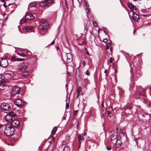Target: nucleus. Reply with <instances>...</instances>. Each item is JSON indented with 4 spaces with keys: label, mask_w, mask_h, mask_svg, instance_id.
Listing matches in <instances>:
<instances>
[{
    "label": "nucleus",
    "mask_w": 151,
    "mask_h": 151,
    "mask_svg": "<svg viewBox=\"0 0 151 151\" xmlns=\"http://www.w3.org/2000/svg\"><path fill=\"white\" fill-rule=\"evenodd\" d=\"M14 7H17V6L16 4H15V5L14 6Z\"/></svg>",
    "instance_id": "obj_63"
},
{
    "label": "nucleus",
    "mask_w": 151,
    "mask_h": 151,
    "mask_svg": "<svg viewBox=\"0 0 151 151\" xmlns=\"http://www.w3.org/2000/svg\"><path fill=\"white\" fill-rule=\"evenodd\" d=\"M10 60L11 61H17V58H15V56L12 57L11 58Z\"/></svg>",
    "instance_id": "obj_27"
},
{
    "label": "nucleus",
    "mask_w": 151,
    "mask_h": 151,
    "mask_svg": "<svg viewBox=\"0 0 151 151\" xmlns=\"http://www.w3.org/2000/svg\"><path fill=\"white\" fill-rule=\"evenodd\" d=\"M102 107H101V109L102 108V107L104 106V101H103L101 104Z\"/></svg>",
    "instance_id": "obj_44"
},
{
    "label": "nucleus",
    "mask_w": 151,
    "mask_h": 151,
    "mask_svg": "<svg viewBox=\"0 0 151 151\" xmlns=\"http://www.w3.org/2000/svg\"><path fill=\"white\" fill-rule=\"evenodd\" d=\"M67 77H70V76L71 75L70 73L69 72H68L67 73Z\"/></svg>",
    "instance_id": "obj_41"
},
{
    "label": "nucleus",
    "mask_w": 151,
    "mask_h": 151,
    "mask_svg": "<svg viewBox=\"0 0 151 151\" xmlns=\"http://www.w3.org/2000/svg\"><path fill=\"white\" fill-rule=\"evenodd\" d=\"M18 55L21 56L23 57H25L26 56V55L23 53H19L18 54Z\"/></svg>",
    "instance_id": "obj_29"
},
{
    "label": "nucleus",
    "mask_w": 151,
    "mask_h": 151,
    "mask_svg": "<svg viewBox=\"0 0 151 151\" xmlns=\"http://www.w3.org/2000/svg\"><path fill=\"white\" fill-rule=\"evenodd\" d=\"M81 87H78L77 89V93H80L81 91Z\"/></svg>",
    "instance_id": "obj_28"
},
{
    "label": "nucleus",
    "mask_w": 151,
    "mask_h": 151,
    "mask_svg": "<svg viewBox=\"0 0 151 151\" xmlns=\"http://www.w3.org/2000/svg\"><path fill=\"white\" fill-rule=\"evenodd\" d=\"M11 123L13 126L16 127H18L19 126L20 124L19 121L17 119H14L12 120Z\"/></svg>",
    "instance_id": "obj_10"
},
{
    "label": "nucleus",
    "mask_w": 151,
    "mask_h": 151,
    "mask_svg": "<svg viewBox=\"0 0 151 151\" xmlns=\"http://www.w3.org/2000/svg\"><path fill=\"white\" fill-rule=\"evenodd\" d=\"M132 108V107L131 106L129 107V105L127 104L124 107V109L125 110H127L128 109L129 110H131Z\"/></svg>",
    "instance_id": "obj_22"
},
{
    "label": "nucleus",
    "mask_w": 151,
    "mask_h": 151,
    "mask_svg": "<svg viewBox=\"0 0 151 151\" xmlns=\"http://www.w3.org/2000/svg\"><path fill=\"white\" fill-rule=\"evenodd\" d=\"M85 9L86 10V12L88 14L89 12V9L88 8V7L87 6H86V7L85 8Z\"/></svg>",
    "instance_id": "obj_31"
},
{
    "label": "nucleus",
    "mask_w": 151,
    "mask_h": 151,
    "mask_svg": "<svg viewBox=\"0 0 151 151\" xmlns=\"http://www.w3.org/2000/svg\"><path fill=\"white\" fill-rule=\"evenodd\" d=\"M140 99L144 103H146V97L144 95L140 97Z\"/></svg>",
    "instance_id": "obj_18"
},
{
    "label": "nucleus",
    "mask_w": 151,
    "mask_h": 151,
    "mask_svg": "<svg viewBox=\"0 0 151 151\" xmlns=\"http://www.w3.org/2000/svg\"><path fill=\"white\" fill-rule=\"evenodd\" d=\"M109 49V46H107L106 47V50H108Z\"/></svg>",
    "instance_id": "obj_47"
},
{
    "label": "nucleus",
    "mask_w": 151,
    "mask_h": 151,
    "mask_svg": "<svg viewBox=\"0 0 151 151\" xmlns=\"http://www.w3.org/2000/svg\"><path fill=\"white\" fill-rule=\"evenodd\" d=\"M65 4L66 5V6H67V7L68 8V4H67V1H66V0H65Z\"/></svg>",
    "instance_id": "obj_45"
},
{
    "label": "nucleus",
    "mask_w": 151,
    "mask_h": 151,
    "mask_svg": "<svg viewBox=\"0 0 151 151\" xmlns=\"http://www.w3.org/2000/svg\"><path fill=\"white\" fill-rule=\"evenodd\" d=\"M135 32V31L134 30L133 32V34H134Z\"/></svg>",
    "instance_id": "obj_64"
},
{
    "label": "nucleus",
    "mask_w": 151,
    "mask_h": 151,
    "mask_svg": "<svg viewBox=\"0 0 151 151\" xmlns=\"http://www.w3.org/2000/svg\"><path fill=\"white\" fill-rule=\"evenodd\" d=\"M132 17L136 21H137L139 19V16L136 13H134L133 14Z\"/></svg>",
    "instance_id": "obj_13"
},
{
    "label": "nucleus",
    "mask_w": 151,
    "mask_h": 151,
    "mask_svg": "<svg viewBox=\"0 0 151 151\" xmlns=\"http://www.w3.org/2000/svg\"><path fill=\"white\" fill-rule=\"evenodd\" d=\"M54 42H55V40H53L52 42L50 43V44L49 45H52L54 43Z\"/></svg>",
    "instance_id": "obj_43"
},
{
    "label": "nucleus",
    "mask_w": 151,
    "mask_h": 151,
    "mask_svg": "<svg viewBox=\"0 0 151 151\" xmlns=\"http://www.w3.org/2000/svg\"><path fill=\"white\" fill-rule=\"evenodd\" d=\"M29 74V72L27 71H24L22 73V76L25 77Z\"/></svg>",
    "instance_id": "obj_19"
},
{
    "label": "nucleus",
    "mask_w": 151,
    "mask_h": 151,
    "mask_svg": "<svg viewBox=\"0 0 151 151\" xmlns=\"http://www.w3.org/2000/svg\"><path fill=\"white\" fill-rule=\"evenodd\" d=\"M69 105L67 103H66V109H68V108H69Z\"/></svg>",
    "instance_id": "obj_42"
},
{
    "label": "nucleus",
    "mask_w": 151,
    "mask_h": 151,
    "mask_svg": "<svg viewBox=\"0 0 151 151\" xmlns=\"http://www.w3.org/2000/svg\"><path fill=\"white\" fill-rule=\"evenodd\" d=\"M79 121H78L77 122V123H76V126H77L76 128H77V129H78V128L79 127Z\"/></svg>",
    "instance_id": "obj_37"
},
{
    "label": "nucleus",
    "mask_w": 151,
    "mask_h": 151,
    "mask_svg": "<svg viewBox=\"0 0 151 151\" xmlns=\"http://www.w3.org/2000/svg\"><path fill=\"white\" fill-rule=\"evenodd\" d=\"M40 23L41 24H45L46 23H47V21L46 20L42 19L41 20Z\"/></svg>",
    "instance_id": "obj_23"
},
{
    "label": "nucleus",
    "mask_w": 151,
    "mask_h": 151,
    "mask_svg": "<svg viewBox=\"0 0 151 151\" xmlns=\"http://www.w3.org/2000/svg\"><path fill=\"white\" fill-rule=\"evenodd\" d=\"M106 149L108 150L109 151L111 149V147H106Z\"/></svg>",
    "instance_id": "obj_36"
},
{
    "label": "nucleus",
    "mask_w": 151,
    "mask_h": 151,
    "mask_svg": "<svg viewBox=\"0 0 151 151\" xmlns=\"http://www.w3.org/2000/svg\"><path fill=\"white\" fill-rule=\"evenodd\" d=\"M5 1V0H1V1L2 2H4Z\"/></svg>",
    "instance_id": "obj_59"
},
{
    "label": "nucleus",
    "mask_w": 151,
    "mask_h": 151,
    "mask_svg": "<svg viewBox=\"0 0 151 151\" xmlns=\"http://www.w3.org/2000/svg\"><path fill=\"white\" fill-rule=\"evenodd\" d=\"M116 130L118 133H122L123 132V128L122 127H117Z\"/></svg>",
    "instance_id": "obj_17"
},
{
    "label": "nucleus",
    "mask_w": 151,
    "mask_h": 151,
    "mask_svg": "<svg viewBox=\"0 0 151 151\" xmlns=\"http://www.w3.org/2000/svg\"><path fill=\"white\" fill-rule=\"evenodd\" d=\"M1 109L3 110L9 111L10 110V106L7 103H3L1 106Z\"/></svg>",
    "instance_id": "obj_6"
},
{
    "label": "nucleus",
    "mask_w": 151,
    "mask_h": 151,
    "mask_svg": "<svg viewBox=\"0 0 151 151\" xmlns=\"http://www.w3.org/2000/svg\"><path fill=\"white\" fill-rule=\"evenodd\" d=\"M127 5L129 8L134 12H136V7L130 3L127 4Z\"/></svg>",
    "instance_id": "obj_11"
},
{
    "label": "nucleus",
    "mask_w": 151,
    "mask_h": 151,
    "mask_svg": "<svg viewBox=\"0 0 151 151\" xmlns=\"http://www.w3.org/2000/svg\"><path fill=\"white\" fill-rule=\"evenodd\" d=\"M88 64L89 65V68L91 67L92 65V62L91 59L90 58L88 59Z\"/></svg>",
    "instance_id": "obj_20"
},
{
    "label": "nucleus",
    "mask_w": 151,
    "mask_h": 151,
    "mask_svg": "<svg viewBox=\"0 0 151 151\" xmlns=\"http://www.w3.org/2000/svg\"><path fill=\"white\" fill-rule=\"evenodd\" d=\"M133 77L132 78L131 77V80H133Z\"/></svg>",
    "instance_id": "obj_60"
},
{
    "label": "nucleus",
    "mask_w": 151,
    "mask_h": 151,
    "mask_svg": "<svg viewBox=\"0 0 151 151\" xmlns=\"http://www.w3.org/2000/svg\"><path fill=\"white\" fill-rule=\"evenodd\" d=\"M73 4V0H72Z\"/></svg>",
    "instance_id": "obj_62"
},
{
    "label": "nucleus",
    "mask_w": 151,
    "mask_h": 151,
    "mask_svg": "<svg viewBox=\"0 0 151 151\" xmlns=\"http://www.w3.org/2000/svg\"><path fill=\"white\" fill-rule=\"evenodd\" d=\"M80 93H77V97H78Z\"/></svg>",
    "instance_id": "obj_50"
},
{
    "label": "nucleus",
    "mask_w": 151,
    "mask_h": 151,
    "mask_svg": "<svg viewBox=\"0 0 151 151\" xmlns=\"http://www.w3.org/2000/svg\"><path fill=\"white\" fill-rule=\"evenodd\" d=\"M17 61H22L24 60V59L22 58H17Z\"/></svg>",
    "instance_id": "obj_33"
},
{
    "label": "nucleus",
    "mask_w": 151,
    "mask_h": 151,
    "mask_svg": "<svg viewBox=\"0 0 151 151\" xmlns=\"http://www.w3.org/2000/svg\"><path fill=\"white\" fill-rule=\"evenodd\" d=\"M108 116L110 117H111L112 115V114L110 111H109L108 112Z\"/></svg>",
    "instance_id": "obj_32"
},
{
    "label": "nucleus",
    "mask_w": 151,
    "mask_h": 151,
    "mask_svg": "<svg viewBox=\"0 0 151 151\" xmlns=\"http://www.w3.org/2000/svg\"><path fill=\"white\" fill-rule=\"evenodd\" d=\"M114 72H115V74H116L117 72V71L116 69V68L115 69V70H114Z\"/></svg>",
    "instance_id": "obj_46"
},
{
    "label": "nucleus",
    "mask_w": 151,
    "mask_h": 151,
    "mask_svg": "<svg viewBox=\"0 0 151 151\" xmlns=\"http://www.w3.org/2000/svg\"><path fill=\"white\" fill-rule=\"evenodd\" d=\"M93 24V26L95 27H97V23L96 21H92Z\"/></svg>",
    "instance_id": "obj_26"
},
{
    "label": "nucleus",
    "mask_w": 151,
    "mask_h": 151,
    "mask_svg": "<svg viewBox=\"0 0 151 151\" xmlns=\"http://www.w3.org/2000/svg\"><path fill=\"white\" fill-rule=\"evenodd\" d=\"M86 74L88 76H89L90 75V73L88 72V70H87L86 72Z\"/></svg>",
    "instance_id": "obj_35"
},
{
    "label": "nucleus",
    "mask_w": 151,
    "mask_h": 151,
    "mask_svg": "<svg viewBox=\"0 0 151 151\" xmlns=\"http://www.w3.org/2000/svg\"><path fill=\"white\" fill-rule=\"evenodd\" d=\"M114 80L115 81V83H116L117 82V79L116 78V75H114Z\"/></svg>",
    "instance_id": "obj_40"
},
{
    "label": "nucleus",
    "mask_w": 151,
    "mask_h": 151,
    "mask_svg": "<svg viewBox=\"0 0 151 151\" xmlns=\"http://www.w3.org/2000/svg\"><path fill=\"white\" fill-rule=\"evenodd\" d=\"M14 128L10 125H6L5 126L4 132L6 135H12L14 132Z\"/></svg>",
    "instance_id": "obj_1"
},
{
    "label": "nucleus",
    "mask_w": 151,
    "mask_h": 151,
    "mask_svg": "<svg viewBox=\"0 0 151 151\" xmlns=\"http://www.w3.org/2000/svg\"><path fill=\"white\" fill-rule=\"evenodd\" d=\"M57 128L56 127H54L52 131V132H51L52 134H55V133L56 132L57 130Z\"/></svg>",
    "instance_id": "obj_24"
},
{
    "label": "nucleus",
    "mask_w": 151,
    "mask_h": 151,
    "mask_svg": "<svg viewBox=\"0 0 151 151\" xmlns=\"http://www.w3.org/2000/svg\"><path fill=\"white\" fill-rule=\"evenodd\" d=\"M112 47H111V48H110V51L111 52V51H112Z\"/></svg>",
    "instance_id": "obj_55"
},
{
    "label": "nucleus",
    "mask_w": 151,
    "mask_h": 151,
    "mask_svg": "<svg viewBox=\"0 0 151 151\" xmlns=\"http://www.w3.org/2000/svg\"><path fill=\"white\" fill-rule=\"evenodd\" d=\"M87 54H88V55H89V53H88V52H87Z\"/></svg>",
    "instance_id": "obj_61"
},
{
    "label": "nucleus",
    "mask_w": 151,
    "mask_h": 151,
    "mask_svg": "<svg viewBox=\"0 0 151 151\" xmlns=\"http://www.w3.org/2000/svg\"><path fill=\"white\" fill-rule=\"evenodd\" d=\"M57 50H58L59 49V47H57L56 48Z\"/></svg>",
    "instance_id": "obj_58"
},
{
    "label": "nucleus",
    "mask_w": 151,
    "mask_h": 151,
    "mask_svg": "<svg viewBox=\"0 0 151 151\" xmlns=\"http://www.w3.org/2000/svg\"><path fill=\"white\" fill-rule=\"evenodd\" d=\"M78 142L79 143H81V135L80 134L78 136Z\"/></svg>",
    "instance_id": "obj_25"
},
{
    "label": "nucleus",
    "mask_w": 151,
    "mask_h": 151,
    "mask_svg": "<svg viewBox=\"0 0 151 151\" xmlns=\"http://www.w3.org/2000/svg\"><path fill=\"white\" fill-rule=\"evenodd\" d=\"M32 28V26H27L24 27V29L26 32H28L31 31Z\"/></svg>",
    "instance_id": "obj_16"
},
{
    "label": "nucleus",
    "mask_w": 151,
    "mask_h": 151,
    "mask_svg": "<svg viewBox=\"0 0 151 151\" xmlns=\"http://www.w3.org/2000/svg\"><path fill=\"white\" fill-rule=\"evenodd\" d=\"M2 78V76L1 75H0V78H1V80Z\"/></svg>",
    "instance_id": "obj_53"
},
{
    "label": "nucleus",
    "mask_w": 151,
    "mask_h": 151,
    "mask_svg": "<svg viewBox=\"0 0 151 151\" xmlns=\"http://www.w3.org/2000/svg\"><path fill=\"white\" fill-rule=\"evenodd\" d=\"M16 114H15L12 111H11L9 113L5 116V118L6 120L8 122L10 123L12 122L13 119V117L16 116Z\"/></svg>",
    "instance_id": "obj_2"
},
{
    "label": "nucleus",
    "mask_w": 151,
    "mask_h": 151,
    "mask_svg": "<svg viewBox=\"0 0 151 151\" xmlns=\"http://www.w3.org/2000/svg\"><path fill=\"white\" fill-rule=\"evenodd\" d=\"M143 17H146V15H145V14H143Z\"/></svg>",
    "instance_id": "obj_57"
},
{
    "label": "nucleus",
    "mask_w": 151,
    "mask_h": 151,
    "mask_svg": "<svg viewBox=\"0 0 151 151\" xmlns=\"http://www.w3.org/2000/svg\"><path fill=\"white\" fill-rule=\"evenodd\" d=\"M20 88L17 86H15L13 88L11 95L14 97L17 94L19 93Z\"/></svg>",
    "instance_id": "obj_5"
},
{
    "label": "nucleus",
    "mask_w": 151,
    "mask_h": 151,
    "mask_svg": "<svg viewBox=\"0 0 151 151\" xmlns=\"http://www.w3.org/2000/svg\"><path fill=\"white\" fill-rule=\"evenodd\" d=\"M14 103L15 104L19 107L22 106L23 105V103L19 99H17L15 100Z\"/></svg>",
    "instance_id": "obj_9"
},
{
    "label": "nucleus",
    "mask_w": 151,
    "mask_h": 151,
    "mask_svg": "<svg viewBox=\"0 0 151 151\" xmlns=\"http://www.w3.org/2000/svg\"><path fill=\"white\" fill-rule=\"evenodd\" d=\"M19 68V70L22 71H24L25 70L27 67L28 63L27 62H25L22 63Z\"/></svg>",
    "instance_id": "obj_8"
},
{
    "label": "nucleus",
    "mask_w": 151,
    "mask_h": 151,
    "mask_svg": "<svg viewBox=\"0 0 151 151\" xmlns=\"http://www.w3.org/2000/svg\"><path fill=\"white\" fill-rule=\"evenodd\" d=\"M77 111H75L74 112V113H73V114H74V115H75V114H76V112Z\"/></svg>",
    "instance_id": "obj_51"
},
{
    "label": "nucleus",
    "mask_w": 151,
    "mask_h": 151,
    "mask_svg": "<svg viewBox=\"0 0 151 151\" xmlns=\"http://www.w3.org/2000/svg\"><path fill=\"white\" fill-rule=\"evenodd\" d=\"M51 139H52V141H53L55 139L54 137H51Z\"/></svg>",
    "instance_id": "obj_48"
},
{
    "label": "nucleus",
    "mask_w": 151,
    "mask_h": 151,
    "mask_svg": "<svg viewBox=\"0 0 151 151\" xmlns=\"http://www.w3.org/2000/svg\"><path fill=\"white\" fill-rule=\"evenodd\" d=\"M122 143V142L120 140L117 139H116V142L115 143V145H116L117 147L119 148L120 147Z\"/></svg>",
    "instance_id": "obj_12"
},
{
    "label": "nucleus",
    "mask_w": 151,
    "mask_h": 151,
    "mask_svg": "<svg viewBox=\"0 0 151 151\" xmlns=\"http://www.w3.org/2000/svg\"><path fill=\"white\" fill-rule=\"evenodd\" d=\"M82 64L83 65L85 66L86 65L87 63L84 60H83V61Z\"/></svg>",
    "instance_id": "obj_34"
},
{
    "label": "nucleus",
    "mask_w": 151,
    "mask_h": 151,
    "mask_svg": "<svg viewBox=\"0 0 151 151\" xmlns=\"http://www.w3.org/2000/svg\"><path fill=\"white\" fill-rule=\"evenodd\" d=\"M53 0H45L40 2L39 5L42 7L45 6H49L50 5L53 3Z\"/></svg>",
    "instance_id": "obj_3"
},
{
    "label": "nucleus",
    "mask_w": 151,
    "mask_h": 151,
    "mask_svg": "<svg viewBox=\"0 0 151 151\" xmlns=\"http://www.w3.org/2000/svg\"><path fill=\"white\" fill-rule=\"evenodd\" d=\"M67 55H68L67 56V62L69 63L72 61L71 56L70 54H67Z\"/></svg>",
    "instance_id": "obj_15"
},
{
    "label": "nucleus",
    "mask_w": 151,
    "mask_h": 151,
    "mask_svg": "<svg viewBox=\"0 0 151 151\" xmlns=\"http://www.w3.org/2000/svg\"><path fill=\"white\" fill-rule=\"evenodd\" d=\"M8 1H9L10 3L8 4V6H9L11 4H14L15 0H7Z\"/></svg>",
    "instance_id": "obj_21"
},
{
    "label": "nucleus",
    "mask_w": 151,
    "mask_h": 151,
    "mask_svg": "<svg viewBox=\"0 0 151 151\" xmlns=\"http://www.w3.org/2000/svg\"><path fill=\"white\" fill-rule=\"evenodd\" d=\"M8 65V61L6 59H2L0 62V65L3 68H6Z\"/></svg>",
    "instance_id": "obj_7"
},
{
    "label": "nucleus",
    "mask_w": 151,
    "mask_h": 151,
    "mask_svg": "<svg viewBox=\"0 0 151 151\" xmlns=\"http://www.w3.org/2000/svg\"><path fill=\"white\" fill-rule=\"evenodd\" d=\"M34 18V17L33 15L30 13H29L26 15L25 16V19H21L20 22L21 24L25 22H26V20H31L33 19Z\"/></svg>",
    "instance_id": "obj_4"
},
{
    "label": "nucleus",
    "mask_w": 151,
    "mask_h": 151,
    "mask_svg": "<svg viewBox=\"0 0 151 151\" xmlns=\"http://www.w3.org/2000/svg\"><path fill=\"white\" fill-rule=\"evenodd\" d=\"M113 59L111 57L109 59V62L110 63H112L113 61Z\"/></svg>",
    "instance_id": "obj_38"
},
{
    "label": "nucleus",
    "mask_w": 151,
    "mask_h": 151,
    "mask_svg": "<svg viewBox=\"0 0 151 151\" xmlns=\"http://www.w3.org/2000/svg\"><path fill=\"white\" fill-rule=\"evenodd\" d=\"M106 72H107V70H104V73H106Z\"/></svg>",
    "instance_id": "obj_56"
},
{
    "label": "nucleus",
    "mask_w": 151,
    "mask_h": 151,
    "mask_svg": "<svg viewBox=\"0 0 151 151\" xmlns=\"http://www.w3.org/2000/svg\"><path fill=\"white\" fill-rule=\"evenodd\" d=\"M83 43L82 44H81V45H83L84 44V43H85V42L84 41H83Z\"/></svg>",
    "instance_id": "obj_54"
},
{
    "label": "nucleus",
    "mask_w": 151,
    "mask_h": 151,
    "mask_svg": "<svg viewBox=\"0 0 151 151\" xmlns=\"http://www.w3.org/2000/svg\"><path fill=\"white\" fill-rule=\"evenodd\" d=\"M7 2L8 1L6 0V2H4L3 4V6L5 8H6L7 6L6 5V4H8V3Z\"/></svg>",
    "instance_id": "obj_30"
},
{
    "label": "nucleus",
    "mask_w": 151,
    "mask_h": 151,
    "mask_svg": "<svg viewBox=\"0 0 151 151\" xmlns=\"http://www.w3.org/2000/svg\"><path fill=\"white\" fill-rule=\"evenodd\" d=\"M104 107H102V109H101L102 110V111H104Z\"/></svg>",
    "instance_id": "obj_52"
},
{
    "label": "nucleus",
    "mask_w": 151,
    "mask_h": 151,
    "mask_svg": "<svg viewBox=\"0 0 151 151\" xmlns=\"http://www.w3.org/2000/svg\"><path fill=\"white\" fill-rule=\"evenodd\" d=\"M108 39L106 38L104 39L103 40V42H108Z\"/></svg>",
    "instance_id": "obj_39"
},
{
    "label": "nucleus",
    "mask_w": 151,
    "mask_h": 151,
    "mask_svg": "<svg viewBox=\"0 0 151 151\" xmlns=\"http://www.w3.org/2000/svg\"><path fill=\"white\" fill-rule=\"evenodd\" d=\"M121 91H122V93H124V91L122 89H121Z\"/></svg>",
    "instance_id": "obj_49"
},
{
    "label": "nucleus",
    "mask_w": 151,
    "mask_h": 151,
    "mask_svg": "<svg viewBox=\"0 0 151 151\" xmlns=\"http://www.w3.org/2000/svg\"><path fill=\"white\" fill-rule=\"evenodd\" d=\"M48 23H46L45 24H41L42 26L41 29L42 30H46L48 27Z\"/></svg>",
    "instance_id": "obj_14"
}]
</instances>
